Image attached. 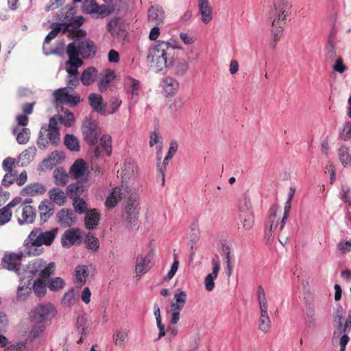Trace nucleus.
I'll list each match as a JSON object with an SVG mask.
<instances>
[{"mask_svg": "<svg viewBox=\"0 0 351 351\" xmlns=\"http://www.w3.org/2000/svg\"><path fill=\"white\" fill-rule=\"evenodd\" d=\"M181 49L175 40H158L149 49L147 60L156 73H165L167 69H173L178 76H183L189 69L187 62L182 58H176V50Z\"/></svg>", "mask_w": 351, "mask_h": 351, "instance_id": "obj_1", "label": "nucleus"}, {"mask_svg": "<svg viewBox=\"0 0 351 351\" xmlns=\"http://www.w3.org/2000/svg\"><path fill=\"white\" fill-rule=\"evenodd\" d=\"M58 228L43 231L40 228L33 229L24 241L26 252L29 256H39L43 252L45 245H51L58 234Z\"/></svg>", "mask_w": 351, "mask_h": 351, "instance_id": "obj_2", "label": "nucleus"}, {"mask_svg": "<svg viewBox=\"0 0 351 351\" xmlns=\"http://www.w3.org/2000/svg\"><path fill=\"white\" fill-rule=\"evenodd\" d=\"M271 3L270 10L267 15L271 23V34L281 37L283 34L285 21L290 14L291 5L287 0H267Z\"/></svg>", "mask_w": 351, "mask_h": 351, "instance_id": "obj_3", "label": "nucleus"}, {"mask_svg": "<svg viewBox=\"0 0 351 351\" xmlns=\"http://www.w3.org/2000/svg\"><path fill=\"white\" fill-rule=\"evenodd\" d=\"M66 53L69 60L73 62L81 60L79 56L85 59L93 58L96 53V46L89 38H76L67 45Z\"/></svg>", "mask_w": 351, "mask_h": 351, "instance_id": "obj_4", "label": "nucleus"}, {"mask_svg": "<svg viewBox=\"0 0 351 351\" xmlns=\"http://www.w3.org/2000/svg\"><path fill=\"white\" fill-rule=\"evenodd\" d=\"M55 268L54 262L47 263L43 258H36L28 263L27 272L31 277L49 278L54 274Z\"/></svg>", "mask_w": 351, "mask_h": 351, "instance_id": "obj_5", "label": "nucleus"}, {"mask_svg": "<svg viewBox=\"0 0 351 351\" xmlns=\"http://www.w3.org/2000/svg\"><path fill=\"white\" fill-rule=\"evenodd\" d=\"M138 201L136 196L130 195L127 202L123 206L122 217L125 226L128 229H132L137 225L138 217Z\"/></svg>", "mask_w": 351, "mask_h": 351, "instance_id": "obj_6", "label": "nucleus"}, {"mask_svg": "<svg viewBox=\"0 0 351 351\" xmlns=\"http://www.w3.org/2000/svg\"><path fill=\"white\" fill-rule=\"evenodd\" d=\"M82 132L84 141L88 145L94 146L97 144L101 132L95 121L86 118L83 121Z\"/></svg>", "mask_w": 351, "mask_h": 351, "instance_id": "obj_7", "label": "nucleus"}, {"mask_svg": "<svg viewBox=\"0 0 351 351\" xmlns=\"http://www.w3.org/2000/svg\"><path fill=\"white\" fill-rule=\"evenodd\" d=\"M55 313L51 304H40L31 311L30 319L33 322H44L53 317Z\"/></svg>", "mask_w": 351, "mask_h": 351, "instance_id": "obj_8", "label": "nucleus"}, {"mask_svg": "<svg viewBox=\"0 0 351 351\" xmlns=\"http://www.w3.org/2000/svg\"><path fill=\"white\" fill-rule=\"evenodd\" d=\"M90 152L93 153V160H98L104 156H110L112 153L111 136L110 135H103L100 138L99 144L92 146Z\"/></svg>", "mask_w": 351, "mask_h": 351, "instance_id": "obj_9", "label": "nucleus"}, {"mask_svg": "<svg viewBox=\"0 0 351 351\" xmlns=\"http://www.w3.org/2000/svg\"><path fill=\"white\" fill-rule=\"evenodd\" d=\"M113 8L106 5H99L95 0H84L82 5V11L84 14H97L101 18L106 17L111 14Z\"/></svg>", "mask_w": 351, "mask_h": 351, "instance_id": "obj_10", "label": "nucleus"}, {"mask_svg": "<svg viewBox=\"0 0 351 351\" xmlns=\"http://www.w3.org/2000/svg\"><path fill=\"white\" fill-rule=\"evenodd\" d=\"M239 219L243 228L250 230L254 225V214L250 199L244 198L239 206Z\"/></svg>", "mask_w": 351, "mask_h": 351, "instance_id": "obj_11", "label": "nucleus"}, {"mask_svg": "<svg viewBox=\"0 0 351 351\" xmlns=\"http://www.w3.org/2000/svg\"><path fill=\"white\" fill-rule=\"evenodd\" d=\"M346 311L338 304L332 316V322L335 328L337 329H343L344 331L351 330V310L348 311V315L343 322Z\"/></svg>", "mask_w": 351, "mask_h": 351, "instance_id": "obj_12", "label": "nucleus"}, {"mask_svg": "<svg viewBox=\"0 0 351 351\" xmlns=\"http://www.w3.org/2000/svg\"><path fill=\"white\" fill-rule=\"evenodd\" d=\"M83 64L82 60H77V62L67 60L66 62V71L68 73L67 84L71 88L76 87L79 84L77 77L78 68Z\"/></svg>", "mask_w": 351, "mask_h": 351, "instance_id": "obj_13", "label": "nucleus"}, {"mask_svg": "<svg viewBox=\"0 0 351 351\" xmlns=\"http://www.w3.org/2000/svg\"><path fill=\"white\" fill-rule=\"evenodd\" d=\"M107 30L114 38H125L127 34L125 24L121 17L111 19L108 23Z\"/></svg>", "mask_w": 351, "mask_h": 351, "instance_id": "obj_14", "label": "nucleus"}, {"mask_svg": "<svg viewBox=\"0 0 351 351\" xmlns=\"http://www.w3.org/2000/svg\"><path fill=\"white\" fill-rule=\"evenodd\" d=\"M22 257V252L5 254L2 258L1 265L3 268L19 274L21 265L20 261Z\"/></svg>", "mask_w": 351, "mask_h": 351, "instance_id": "obj_15", "label": "nucleus"}, {"mask_svg": "<svg viewBox=\"0 0 351 351\" xmlns=\"http://www.w3.org/2000/svg\"><path fill=\"white\" fill-rule=\"evenodd\" d=\"M53 96L56 101L63 104H69L71 107L77 106L80 101V95L69 94L67 88L56 90L53 92Z\"/></svg>", "mask_w": 351, "mask_h": 351, "instance_id": "obj_16", "label": "nucleus"}, {"mask_svg": "<svg viewBox=\"0 0 351 351\" xmlns=\"http://www.w3.org/2000/svg\"><path fill=\"white\" fill-rule=\"evenodd\" d=\"M82 239L80 229H68L62 235L61 244L63 247H70L76 243H81Z\"/></svg>", "mask_w": 351, "mask_h": 351, "instance_id": "obj_17", "label": "nucleus"}, {"mask_svg": "<svg viewBox=\"0 0 351 351\" xmlns=\"http://www.w3.org/2000/svg\"><path fill=\"white\" fill-rule=\"evenodd\" d=\"M153 265V255L148 253L145 256L138 255L136 259L135 271L138 276L147 273Z\"/></svg>", "mask_w": 351, "mask_h": 351, "instance_id": "obj_18", "label": "nucleus"}, {"mask_svg": "<svg viewBox=\"0 0 351 351\" xmlns=\"http://www.w3.org/2000/svg\"><path fill=\"white\" fill-rule=\"evenodd\" d=\"M58 223L62 227H71L77 221V217L71 209L62 208L56 215Z\"/></svg>", "mask_w": 351, "mask_h": 351, "instance_id": "obj_19", "label": "nucleus"}, {"mask_svg": "<svg viewBox=\"0 0 351 351\" xmlns=\"http://www.w3.org/2000/svg\"><path fill=\"white\" fill-rule=\"evenodd\" d=\"M69 173L76 179L87 180L88 169L84 160L78 159L71 167Z\"/></svg>", "mask_w": 351, "mask_h": 351, "instance_id": "obj_20", "label": "nucleus"}, {"mask_svg": "<svg viewBox=\"0 0 351 351\" xmlns=\"http://www.w3.org/2000/svg\"><path fill=\"white\" fill-rule=\"evenodd\" d=\"M126 188L115 187L112 189L107 197L105 205L108 208H114L119 201L126 197Z\"/></svg>", "mask_w": 351, "mask_h": 351, "instance_id": "obj_21", "label": "nucleus"}, {"mask_svg": "<svg viewBox=\"0 0 351 351\" xmlns=\"http://www.w3.org/2000/svg\"><path fill=\"white\" fill-rule=\"evenodd\" d=\"M219 257L217 255L215 256L212 260L213 265V272L208 274L204 280L205 288L208 291H211L215 288L214 280L218 276V272L220 269V264L218 260Z\"/></svg>", "mask_w": 351, "mask_h": 351, "instance_id": "obj_22", "label": "nucleus"}, {"mask_svg": "<svg viewBox=\"0 0 351 351\" xmlns=\"http://www.w3.org/2000/svg\"><path fill=\"white\" fill-rule=\"evenodd\" d=\"M137 170L138 167L135 162L132 160H126L121 167V171H119L118 173L120 174L122 179L127 182L136 176Z\"/></svg>", "mask_w": 351, "mask_h": 351, "instance_id": "obj_23", "label": "nucleus"}, {"mask_svg": "<svg viewBox=\"0 0 351 351\" xmlns=\"http://www.w3.org/2000/svg\"><path fill=\"white\" fill-rule=\"evenodd\" d=\"M162 87L166 97H171L178 93L180 84L176 78L168 76L162 80Z\"/></svg>", "mask_w": 351, "mask_h": 351, "instance_id": "obj_24", "label": "nucleus"}, {"mask_svg": "<svg viewBox=\"0 0 351 351\" xmlns=\"http://www.w3.org/2000/svg\"><path fill=\"white\" fill-rule=\"evenodd\" d=\"M88 99L90 107L95 112L101 115L106 114V104L104 103L103 98L101 95L96 93H91Z\"/></svg>", "mask_w": 351, "mask_h": 351, "instance_id": "obj_25", "label": "nucleus"}, {"mask_svg": "<svg viewBox=\"0 0 351 351\" xmlns=\"http://www.w3.org/2000/svg\"><path fill=\"white\" fill-rule=\"evenodd\" d=\"M197 6L201 20L208 24L213 19V10L208 0H198Z\"/></svg>", "mask_w": 351, "mask_h": 351, "instance_id": "obj_26", "label": "nucleus"}, {"mask_svg": "<svg viewBox=\"0 0 351 351\" xmlns=\"http://www.w3.org/2000/svg\"><path fill=\"white\" fill-rule=\"evenodd\" d=\"M140 82L131 77H127L125 80L124 88L128 94L132 95V99L136 103L138 101Z\"/></svg>", "mask_w": 351, "mask_h": 351, "instance_id": "obj_27", "label": "nucleus"}, {"mask_svg": "<svg viewBox=\"0 0 351 351\" xmlns=\"http://www.w3.org/2000/svg\"><path fill=\"white\" fill-rule=\"evenodd\" d=\"M149 23H152L156 25H160L163 23L165 19V12L162 8L156 5L151 6L148 10L147 14Z\"/></svg>", "mask_w": 351, "mask_h": 351, "instance_id": "obj_28", "label": "nucleus"}, {"mask_svg": "<svg viewBox=\"0 0 351 351\" xmlns=\"http://www.w3.org/2000/svg\"><path fill=\"white\" fill-rule=\"evenodd\" d=\"M38 210L41 221L45 223L53 214L54 204L45 199L40 202Z\"/></svg>", "mask_w": 351, "mask_h": 351, "instance_id": "obj_29", "label": "nucleus"}, {"mask_svg": "<svg viewBox=\"0 0 351 351\" xmlns=\"http://www.w3.org/2000/svg\"><path fill=\"white\" fill-rule=\"evenodd\" d=\"M66 8L68 9V10L66 11L64 19L69 22V25H71L73 29H77L83 24L84 21V17L82 16H71L75 14V8L71 5H67Z\"/></svg>", "mask_w": 351, "mask_h": 351, "instance_id": "obj_30", "label": "nucleus"}, {"mask_svg": "<svg viewBox=\"0 0 351 351\" xmlns=\"http://www.w3.org/2000/svg\"><path fill=\"white\" fill-rule=\"evenodd\" d=\"M100 220V214L97 209H90L84 218L85 228L88 230L95 229L99 224Z\"/></svg>", "mask_w": 351, "mask_h": 351, "instance_id": "obj_31", "label": "nucleus"}, {"mask_svg": "<svg viewBox=\"0 0 351 351\" xmlns=\"http://www.w3.org/2000/svg\"><path fill=\"white\" fill-rule=\"evenodd\" d=\"M46 192V187L39 182L32 183L24 187L20 194L22 196L31 195L34 196L36 194L42 195Z\"/></svg>", "mask_w": 351, "mask_h": 351, "instance_id": "obj_32", "label": "nucleus"}, {"mask_svg": "<svg viewBox=\"0 0 351 351\" xmlns=\"http://www.w3.org/2000/svg\"><path fill=\"white\" fill-rule=\"evenodd\" d=\"M46 279L48 278H38L32 284V291L38 298L44 297L47 293L48 286Z\"/></svg>", "mask_w": 351, "mask_h": 351, "instance_id": "obj_33", "label": "nucleus"}, {"mask_svg": "<svg viewBox=\"0 0 351 351\" xmlns=\"http://www.w3.org/2000/svg\"><path fill=\"white\" fill-rule=\"evenodd\" d=\"M49 197L53 204L63 206L66 202V196L64 192L60 188L55 187L48 192Z\"/></svg>", "mask_w": 351, "mask_h": 351, "instance_id": "obj_34", "label": "nucleus"}, {"mask_svg": "<svg viewBox=\"0 0 351 351\" xmlns=\"http://www.w3.org/2000/svg\"><path fill=\"white\" fill-rule=\"evenodd\" d=\"M270 214L268 217V223L265 225V234L268 239L270 238L278 225V220L276 219V210L274 208L270 209Z\"/></svg>", "mask_w": 351, "mask_h": 351, "instance_id": "obj_35", "label": "nucleus"}, {"mask_svg": "<svg viewBox=\"0 0 351 351\" xmlns=\"http://www.w3.org/2000/svg\"><path fill=\"white\" fill-rule=\"evenodd\" d=\"M36 216V209L30 205H26L23 208L22 219H19V223L21 225L24 223H32L35 221Z\"/></svg>", "mask_w": 351, "mask_h": 351, "instance_id": "obj_36", "label": "nucleus"}, {"mask_svg": "<svg viewBox=\"0 0 351 351\" xmlns=\"http://www.w3.org/2000/svg\"><path fill=\"white\" fill-rule=\"evenodd\" d=\"M98 71L94 66H89L86 69L80 76V80L84 86H88L95 82Z\"/></svg>", "mask_w": 351, "mask_h": 351, "instance_id": "obj_37", "label": "nucleus"}, {"mask_svg": "<svg viewBox=\"0 0 351 351\" xmlns=\"http://www.w3.org/2000/svg\"><path fill=\"white\" fill-rule=\"evenodd\" d=\"M88 266L81 265H77L75 269V284L80 285H84L86 282V279L89 275Z\"/></svg>", "mask_w": 351, "mask_h": 351, "instance_id": "obj_38", "label": "nucleus"}, {"mask_svg": "<svg viewBox=\"0 0 351 351\" xmlns=\"http://www.w3.org/2000/svg\"><path fill=\"white\" fill-rule=\"evenodd\" d=\"M338 157L341 165L346 167H351V154L350 149L346 145H341L337 150Z\"/></svg>", "mask_w": 351, "mask_h": 351, "instance_id": "obj_39", "label": "nucleus"}, {"mask_svg": "<svg viewBox=\"0 0 351 351\" xmlns=\"http://www.w3.org/2000/svg\"><path fill=\"white\" fill-rule=\"evenodd\" d=\"M84 191V184L82 182L70 184L67 186V195L72 199L80 198Z\"/></svg>", "mask_w": 351, "mask_h": 351, "instance_id": "obj_40", "label": "nucleus"}, {"mask_svg": "<svg viewBox=\"0 0 351 351\" xmlns=\"http://www.w3.org/2000/svg\"><path fill=\"white\" fill-rule=\"evenodd\" d=\"M267 308H260L261 315L258 319V328L263 332H268L271 327V321L268 316Z\"/></svg>", "mask_w": 351, "mask_h": 351, "instance_id": "obj_41", "label": "nucleus"}, {"mask_svg": "<svg viewBox=\"0 0 351 351\" xmlns=\"http://www.w3.org/2000/svg\"><path fill=\"white\" fill-rule=\"evenodd\" d=\"M114 72L111 70H106L98 82V87L100 91H105L108 89L110 82L114 79Z\"/></svg>", "mask_w": 351, "mask_h": 351, "instance_id": "obj_42", "label": "nucleus"}, {"mask_svg": "<svg viewBox=\"0 0 351 351\" xmlns=\"http://www.w3.org/2000/svg\"><path fill=\"white\" fill-rule=\"evenodd\" d=\"M84 243L86 248L90 250L93 252H97L99 248V239L95 237L92 233L88 232L83 239Z\"/></svg>", "mask_w": 351, "mask_h": 351, "instance_id": "obj_43", "label": "nucleus"}, {"mask_svg": "<svg viewBox=\"0 0 351 351\" xmlns=\"http://www.w3.org/2000/svg\"><path fill=\"white\" fill-rule=\"evenodd\" d=\"M13 134L16 135V141L21 145L26 144L30 138V130L27 128H23L21 130L14 128Z\"/></svg>", "mask_w": 351, "mask_h": 351, "instance_id": "obj_44", "label": "nucleus"}, {"mask_svg": "<svg viewBox=\"0 0 351 351\" xmlns=\"http://www.w3.org/2000/svg\"><path fill=\"white\" fill-rule=\"evenodd\" d=\"M64 143L68 149L72 152L80 151V146L78 138L73 134H66Z\"/></svg>", "mask_w": 351, "mask_h": 351, "instance_id": "obj_45", "label": "nucleus"}, {"mask_svg": "<svg viewBox=\"0 0 351 351\" xmlns=\"http://www.w3.org/2000/svg\"><path fill=\"white\" fill-rule=\"evenodd\" d=\"M335 36V35L333 32L330 34L325 47L326 57L331 60H334L336 57V50L334 45Z\"/></svg>", "mask_w": 351, "mask_h": 351, "instance_id": "obj_46", "label": "nucleus"}, {"mask_svg": "<svg viewBox=\"0 0 351 351\" xmlns=\"http://www.w3.org/2000/svg\"><path fill=\"white\" fill-rule=\"evenodd\" d=\"M64 280L60 277L48 278L47 286L51 291H58L65 287Z\"/></svg>", "mask_w": 351, "mask_h": 351, "instance_id": "obj_47", "label": "nucleus"}, {"mask_svg": "<svg viewBox=\"0 0 351 351\" xmlns=\"http://www.w3.org/2000/svg\"><path fill=\"white\" fill-rule=\"evenodd\" d=\"M55 183L58 186H64L68 181V174L62 168H57L53 171Z\"/></svg>", "mask_w": 351, "mask_h": 351, "instance_id": "obj_48", "label": "nucleus"}, {"mask_svg": "<svg viewBox=\"0 0 351 351\" xmlns=\"http://www.w3.org/2000/svg\"><path fill=\"white\" fill-rule=\"evenodd\" d=\"M73 206L75 213L86 214L89 210L86 202L81 197L73 199Z\"/></svg>", "mask_w": 351, "mask_h": 351, "instance_id": "obj_49", "label": "nucleus"}, {"mask_svg": "<svg viewBox=\"0 0 351 351\" xmlns=\"http://www.w3.org/2000/svg\"><path fill=\"white\" fill-rule=\"evenodd\" d=\"M306 324L308 328L315 326V312L313 306L310 304L306 306Z\"/></svg>", "mask_w": 351, "mask_h": 351, "instance_id": "obj_50", "label": "nucleus"}, {"mask_svg": "<svg viewBox=\"0 0 351 351\" xmlns=\"http://www.w3.org/2000/svg\"><path fill=\"white\" fill-rule=\"evenodd\" d=\"M61 123V118L58 114L53 116L49 121L48 125H43L41 127V134H45L47 130L59 129L58 123Z\"/></svg>", "mask_w": 351, "mask_h": 351, "instance_id": "obj_51", "label": "nucleus"}, {"mask_svg": "<svg viewBox=\"0 0 351 351\" xmlns=\"http://www.w3.org/2000/svg\"><path fill=\"white\" fill-rule=\"evenodd\" d=\"M64 115H59L61 118V123L66 127H71L75 122L73 114L68 109L62 108Z\"/></svg>", "mask_w": 351, "mask_h": 351, "instance_id": "obj_52", "label": "nucleus"}, {"mask_svg": "<svg viewBox=\"0 0 351 351\" xmlns=\"http://www.w3.org/2000/svg\"><path fill=\"white\" fill-rule=\"evenodd\" d=\"M31 285L30 281L28 282V285L19 286L17 289L16 297L19 300L23 301L29 296L32 292V288L29 287Z\"/></svg>", "mask_w": 351, "mask_h": 351, "instance_id": "obj_53", "label": "nucleus"}, {"mask_svg": "<svg viewBox=\"0 0 351 351\" xmlns=\"http://www.w3.org/2000/svg\"><path fill=\"white\" fill-rule=\"evenodd\" d=\"M45 134L52 145L56 146L60 142V129L49 130Z\"/></svg>", "mask_w": 351, "mask_h": 351, "instance_id": "obj_54", "label": "nucleus"}, {"mask_svg": "<svg viewBox=\"0 0 351 351\" xmlns=\"http://www.w3.org/2000/svg\"><path fill=\"white\" fill-rule=\"evenodd\" d=\"M62 24L60 23H53L51 24L52 30H51L45 38V43H49V42L55 38L59 32L61 30Z\"/></svg>", "mask_w": 351, "mask_h": 351, "instance_id": "obj_55", "label": "nucleus"}, {"mask_svg": "<svg viewBox=\"0 0 351 351\" xmlns=\"http://www.w3.org/2000/svg\"><path fill=\"white\" fill-rule=\"evenodd\" d=\"M350 192L351 189L348 186L342 185L339 194V197L348 206H351Z\"/></svg>", "mask_w": 351, "mask_h": 351, "instance_id": "obj_56", "label": "nucleus"}, {"mask_svg": "<svg viewBox=\"0 0 351 351\" xmlns=\"http://www.w3.org/2000/svg\"><path fill=\"white\" fill-rule=\"evenodd\" d=\"M341 139L348 141L351 139V122L346 121L343 125V128L339 132Z\"/></svg>", "mask_w": 351, "mask_h": 351, "instance_id": "obj_57", "label": "nucleus"}, {"mask_svg": "<svg viewBox=\"0 0 351 351\" xmlns=\"http://www.w3.org/2000/svg\"><path fill=\"white\" fill-rule=\"evenodd\" d=\"M128 335V330L126 329H121L114 336V343L117 346H121L124 344L125 341Z\"/></svg>", "mask_w": 351, "mask_h": 351, "instance_id": "obj_58", "label": "nucleus"}, {"mask_svg": "<svg viewBox=\"0 0 351 351\" xmlns=\"http://www.w3.org/2000/svg\"><path fill=\"white\" fill-rule=\"evenodd\" d=\"M12 217V212L8 206L0 209V225H4L9 222Z\"/></svg>", "mask_w": 351, "mask_h": 351, "instance_id": "obj_59", "label": "nucleus"}, {"mask_svg": "<svg viewBox=\"0 0 351 351\" xmlns=\"http://www.w3.org/2000/svg\"><path fill=\"white\" fill-rule=\"evenodd\" d=\"M121 101L116 97H112L109 100L110 110H106V114H112L119 108Z\"/></svg>", "mask_w": 351, "mask_h": 351, "instance_id": "obj_60", "label": "nucleus"}, {"mask_svg": "<svg viewBox=\"0 0 351 351\" xmlns=\"http://www.w3.org/2000/svg\"><path fill=\"white\" fill-rule=\"evenodd\" d=\"M257 295L260 308H268L265 293L263 287L261 285L258 287Z\"/></svg>", "mask_w": 351, "mask_h": 351, "instance_id": "obj_61", "label": "nucleus"}, {"mask_svg": "<svg viewBox=\"0 0 351 351\" xmlns=\"http://www.w3.org/2000/svg\"><path fill=\"white\" fill-rule=\"evenodd\" d=\"M186 293L181 289H178L176 291L174 294V298L176 303L184 305L186 302Z\"/></svg>", "mask_w": 351, "mask_h": 351, "instance_id": "obj_62", "label": "nucleus"}, {"mask_svg": "<svg viewBox=\"0 0 351 351\" xmlns=\"http://www.w3.org/2000/svg\"><path fill=\"white\" fill-rule=\"evenodd\" d=\"M34 325L31 331L32 337L36 338L44 330L45 326L44 322H34Z\"/></svg>", "mask_w": 351, "mask_h": 351, "instance_id": "obj_63", "label": "nucleus"}, {"mask_svg": "<svg viewBox=\"0 0 351 351\" xmlns=\"http://www.w3.org/2000/svg\"><path fill=\"white\" fill-rule=\"evenodd\" d=\"M337 247L342 254H346L351 251V239L350 241L339 242Z\"/></svg>", "mask_w": 351, "mask_h": 351, "instance_id": "obj_64", "label": "nucleus"}]
</instances>
